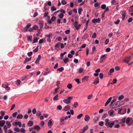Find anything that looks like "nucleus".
Returning <instances> with one entry per match:
<instances>
[{"mask_svg": "<svg viewBox=\"0 0 133 133\" xmlns=\"http://www.w3.org/2000/svg\"><path fill=\"white\" fill-rule=\"evenodd\" d=\"M83 71V69L81 68H80L79 69L78 72L80 73H81Z\"/></svg>", "mask_w": 133, "mask_h": 133, "instance_id": "6e6d98bb", "label": "nucleus"}, {"mask_svg": "<svg viewBox=\"0 0 133 133\" xmlns=\"http://www.w3.org/2000/svg\"><path fill=\"white\" fill-rule=\"evenodd\" d=\"M131 59V57L130 56H129L126 57L125 59L123 61L124 62H126L127 63H128Z\"/></svg>", "mask_w": 133, "mask_h": 133, "instance_id": "7ed1b4c3", "label": "nucleus"}, {"mask_svg": "<svg viewBox=\"0 0 133 133\" xmlns=\"http://www.w3.org/2000/svg\"><path fill=\"white\" fill-rule=\"evenodd\" d=\"M41 56L39 55L38 56V58H37L35 62V63L36 64H38L39 63V61L40 60L41 58Z\"/></svg>", "mask_w": 133, "mask_h": 133, "instance_id": "1a4fd4ad", "label": "nucleus"}, {"mask_svg": "<svg viewBox=\"0 0 133 133\" xmlns=\"http://www.w3.org/2000/svg\"><path fill=\"white\" fill-rule=\"evenodd\" d=\"M126 12V11H123L122 12L121 14L122 16V19L123 21L124 20V18L125 17Z\"/></svg>", "mask_w": 133, "mask_h": 133, "instance_id": "9b49d317", "label": "nucleus"}, {"mask_svg": "<svg viewBox=\"0 0 133 133\" xmlns=\"http://www.w3.org/2000/svg\"><path fill=\"white\" fill-rule=\"evenodd\" d=\"M78 105V103L77 102H75L73 105V107L75 108H76Z\"/></svg>", "mask_w": 133, "mask_h": 133, "instance_id": "c756f323", "label": "nucleus"}, {"mask_svg": "<svg viewBox=\"0 0 133 133\" xmlns=\"http://www.w3.org/2000/svg\"><path fill=\"white\" fill-rule=\"evenodd\" d=\"M33 121H29L28 123V125L29 127H31L33 125Z\"/></svg>", "mask_w": 133, "mask_h": 133, "instance_id": "aec40b11", "label": "nucleus"}, {"mask_svg": "<svg viewBox=\"0 0 133 133\" xmlns=\"http://www.w3.org/2000/svg\"><path fill=\"white\" fill-rule=\"evenodd\" d=\"M14 130L17 132H18L20 131V129L18 128H14Z\"/></svg>", "mask_w": 133, "mask_h": 133, "instance_id": "72a5a7b5", "label": "nucleus"}, {"mask_svg": "<svg viewBox=\"0 0 133 133\" xmlns=\"http://www.w3.org/2000/svg\"><path fill=\"white\" fill-rule=\"evenodd\" d=\"M38 39L37 38V37L34 38L33 41V43H34L35 42H37Z\"/></svg>", "mask_w": 133, "mask_h": 133, "instance_id": "49530a36", "label": "nucleus"}, {"mask_svg": "<svg viewBox=\"0 0 133 133\" xmlns=\"http://www.w3.org/2000/svg\"><path fill=\"white\" fill-rule=\"evenodd\" d=\"M90 117L88 115H86L84 118V120L85 121H88L90 119Z\"/></svg>", "mask_w": 133, "mask_h": 133, "instance_id": "dca6fc26", "label": "nucleus"}, {"mask_svg": "<svg viewBox=\"0 0 133 133\" xmlns=\"http://www.w3.org/2000/svg\"><path fill=\"white\" fill-rule=\"evenodd\" d=\"M21 131L22 133H25V131L24 128H21Z\"/></svg>", "mask_w": 133, "mask_h": 133, "instance_id": "680f3d73", "label": "nucleus"}, {"mask_svg": "<svg viewBox=\"0 0 133 133\" xmlns=\"http://www.w3.org/2000/svg\"><path fill=\"white\" fill-rule=\"evenodd\" d=\"M36 115L37 116L41 115V112L39 111H37L36 112Z\"/></svg>", "mask_w": 133, "mask_h": 133, "instance_id": "052dcab7", "label": "nucleus"}, {"mask_svg": "<svg viewBox=\"0 0 133 133\" xmlns=\"http://www.w3.org/2000/svg\"><path fill=\"white\" fill-rule=\"evenodd\" d=\"M64 68L63 67H62L61 68H58L57 69V71H59L60 72H61L62 71L64 70Z\"/></svg>", "mask_w": 133, "mask_h": 133, "instance_id": "473e14b6", "label": "nucleus"}, {"mask_svg": "<svg viewBox=\"0 0 133 133\" xmlns=\"http://www.w3.org/2000/svg\"><path fill=\"white\" fill-rule=\"evenodd\" d=\"M48 125L49 127L50 126H51L52 125V123L51 120H49V121L48 123Z\"/></svg>", "mask_w": 133, "mask_h": 133, "instance_id": "c85d7f7f", "label": "nucleus"}, {"mask_svg": "<svg viewBox=\"0 0 133 133\" xmlns=\"http://www.w3.org/2000/svg\"><path fill=\"white\" fill-rule=\"evenodd\" d=\"M18 113L17 112H16L12 114V116L14 117H16V115H17Z\"/></svg>", "mask_w": 133, "mask_h": 133, "instance_id": "09e8293b", "label": "nucleus"}, {"mask_svg": "<svg viewBox=\"0 0 133 133\" xmlns=\"http://www.w3.org/2000/svg\"><path fill=\"white\" fill-rule=\"evenodd\" d=\"M68 60H69V59L67 58H65V59H64L63 60L64 62L65 63H66L68 61Z\"/></svg>", "mask_w": 133, "mask_h": 133, "instance_id": "13d9d810", "label": "nucleus"}, {"mask_svg": "<svg viewBox=\"0 0 133 133\" xmlns=\"http://www.w3.org/2000/svg\"><path fill=\"white\" fill-rule=\"evenodd\" d=\"M72 97H69L67 98L64 99L63 100V101L64 103L68 104L70 102V100H72Z\"/></svg>", "mask_w": 133, "mask_h": 133, "instance_id": "f257e3e1", "label": "nucleus"}, {"mask_svg": "<svg viewBox=\"0 0 133 133\" xmlns=\"http://www.w3.org/2000/svg\"><path fill=\"white\" fill-rule=\"evenodd\" d=\"M101 8L102 9H104L106 8V5L105 4H102L101 5Z\"/></svg>", "mask_w": 133, "mask_h": 133, "instance_id": "c03bdc74", "label": "nucleus"}, {"mask_svg": "<svg viewBox=\"0 0 133 133\" xmlns=\"http://www.w3.org/2000/svg\"><path fill=\"white\" fill-rule=\"evenodd\" d=\"M40 129V127L38 125H36L34 127V130L36 129L39 130Z\"/></svg>", "mask_w": 133, "mask_h": 133, "instance_id": "412c9836", "label": "nucleus"}, {"mask_svg": "<svg viewBox=\"0 0 133 133\" xmlns=\"http://www.w3.org/2000/svg\"><path fill=\"white\" fill-rule=\"evenodd\" d=\"M88 126L87 125H86L83 128V130L82 132H80L79 133H83L88 129Z\"/></svg>", "mask_w": 133, "mask_h": 133, "instance_id": "f8f14e48", "label": "nucleus"}, {"mask_svg": "<svg viewBox=\"0 0 133 133\" xmlns=\"http://www.w3.org/2000/svg\"><path fill=\"white\" fill-rule=\"evenodd\" d=\"M6 123L7 124L8 128H10L11 126V124L9 121H7Z\"/></svg>", "mask_w": 133, "mask_h": 133, "instance_id": "c9c22d12", "label": "nucleus"}, {"mask_svg": "<svg viewBox=\"0 0 133 133\" xmlns=\"http://www.w3.org/2000/svg\"><path fill=\"white\" fill-rule=\"evenodd\" d=\"M21 81L20 80L18 79L17 80L16 82V84L17 85H19L21 83Z\"/></svg>", "mask_w": 133, "mask_h": 133, "instance_id": "7c9ffc66", "label": "nucleus"}, {"mask_svg": "<svg viewBox=\"0 0 133 133\" xmlns=\"http://www.w3.org/2000/svg\"><path fill=\"white\" fill-rule=\"evenodd\" d=\"M77 24L78 22L77 21H75L74 24V25L76 29L78 30L81 27V25L80 24H79L78 25Z\"/></svg>", "mask_w": 133, "mask_h": 133, "instance_id": "20e7f679", "label": "nucleus"}, {"mask_svg": "<svg viewBox=\"0 0 133 133\" xmlns=\"http://www.w3.org/2000/svg\"><path fill=\"white\" fill-rule=\"evenodd\" d=\"M131 118L128 117L126 119V124H127V125L129 126L131 125V124H129V123H130V121L131 120Z\"/></svg>", "mask_w": 133, "mask_h": 133, "instance_id": "0eeeda50", "label": "nucleus"}, {"mask_svg": "<svg viewBox=\"0 0 133 133\" xmlns=\"http://www.w3.org/2000/svg\"><path fill=\"white\" fill-rule=\"evenodd\" d=\"M75 80L77 83L78 84H79L81 83V82L79 81V80L78 78L75 79Z\"/></svg>", "mask_w": 133, "mask_h": 133, "instance_id": "0e129e2a", "label": "nucleus"}, {"mask_svg": "<svg viewBox=\"0 0 133 133\" xmlns=\"http://www.w3.org/2000/svg\"><path fill=\"white\" fill-rule=\"evenodd\" d=\"M112 105H114V106H115L116 107H119L120 105L119 102L118 101L116 102L115 103L113 104Z\"/></svg>", "mask_w": 133, "mask_h": 133, "instance_id": "f3484780", "label": "nucleus"}, {"mask_svg": "<svg viewBox=\"0 0 133 133\" xmlns=\"http://www.w3.org/2000/svg\"><path fill=\"white\" fill-rule=\"evenodd\" d=\"M62 4L64 5L66 4L67 3L64 0H62L61 2Z\"/></svg>", "mask_w": 133, "mask_h": 133, "instance_id": "37998d69", "label": "nucleus"}, {"mask_svg": "<svg viewBox=\"0 0 133 133\" xmlns=\"http://www.w3.org/2000/svg\"><path fill=\"white\" fill-rule=\"evenodd\" d=\"M126 118L124 117V118L121 119V122L123 123H125L126 121Z\"/></svg>", "mask_w": 133, "mask_h": 133, "instance_id": "ea45409f", "label": "nucleus"}, {"mask_svg": "<svg viewBox=\"0 0 133 133\" xmlns=\"http://www.w3.org/2000/svg\"><path fill=\"white\" fill-rule=\"evenodd\" d=\"M98 124L99 125L102 126L104 124V122L103 121H101L99 122Z\"/></svg>", "mask_w": 133, "mask_h": 133, "instance_id": "5fc2aeb1", "label": "nucleus"}, {"mask_svg": "<svg viewBox=\"0 0 133 133\" xmlns=\"http://www.w3.org/2000/svg\"><path fill=\"white\" fill-rule=\"evenodd\" d=\"M15 124L16 125H18L19 127H21V123L20 122H15Z\"/></svg>", "mask_w": 133, "mask_h": 133, "instance_id": "bb28decb", "label": "nucleus"}, {"mask_svg": "<svg viewBox=\"0 0 133 133\" xmlns=\"http://www.w3.org/2000/svg\"><path fill=\"white\" fill-rule=\"evenodd\" d=\"M49 14L48 12H46L44 13V17H45L47 16H48V15Z\"/></svg>", "mask_w": 133, "mask_h": 133, "instance_id": "e2e57ef3", "label": "nucleus"}, {"mask_svg": "<svg viewBox=\"0 0 133 133\" xmlns=\"http://www.w3.org/2000/svg\"><path fill=\"white\" fill-rule=\"evenodd\" d=\"M38 15V14L37 12H35L34 14L33 15V17H36L37 15Z\"/></svg>", "mask_w": 133, "mask_h": 133, "instance_id": "774afa93", "label": "nucleus"}, {"mask_svg": "<svg viewBox=\"0 0 133 133\" xmlns=\"http://www.w3.org/2000/svg\"><path fill=\"white\" fill-rule=\"evenodd\" d=\"M99 82V78L98 77H97L95 79V81L93 83L95 85H96Z\"/></svg>", "mask_w": 133, "mask_h": 133, "instance_id": "9d476101", "label": "nucleus"}, {"mask_svg": "<svg viewBox=\"0 0 133 133\" xmlns=\"http://www.w3.org/2000/svg\"><path fill=\"white\" fill-rule=\"evenodd\" d=\"M100 20L101 19L99 18H98L97 19H94L92 20V22L94 23H99L100 22Z\"/></svg>", "mask_w": 133, "mask_h": 133, "instance_id": "423d86ee", "label": "nucleus"}, {"mask_svg": "<svg viewBox=\"0 0 133 133\" xmlns=\"http://www.w3.org/2000/svg\"><path fill=\"white\" fill-rule=\"evenodd\" d=\"M52 33H50L49 35H46V36L48 38H50L52 36Z\"/></svg>", "mask_w": 133, "mask_h": 133, "instance_id": "e433bc0d", "label": "nucleus"}, {"mask_svg": "<svg viewBox=\"0 0 133 133\" xmlns=\"http://www.w3.org/2000/svg\"><path fill=\"white\" fill-rule=\"evenodd\" d=\"M124 96L123 95H121V96H119L118 97V99L119 100H120L124 98Z\"/></svg>", "mask_w": 133, "mask_h": 133, "instance_id": "bf43d9fd", "label": "nucleus"}, {"mask_svg": "<svg viewBox=\"0 0 133 133\" xmlns=\"http://www.w3.org/2000/svg\"><path fill=\"white\" fill-rule=\"evenodd\" d=\"M72 87V85L71 84H69L67 86V87L69 89H70Z\"/></svg>", "mask_w": 133, "mask_h": 133, "instance_id": "8fccbe9b", "label": "nucleus"}, {"mask_svg": "<svg viewBox=\"0 0 133 133\" xmlns=\"http://www.w3.org/2000/svg\"><path fill=\"white\" fill-rule=\"evenodd\" d=\"M107 55L105 54L101 56L100 58V61L99 62L101 63L105 59L106 56Z\"/></svg>", "mask_w": 133, "mask_h": 133, "instance_id": "f03ea898", "label": "nucleus"}, {"mask_svg": "<svg viewBox=\"0 0 133 133\" xmlns=\"http://www.w3.org/2000/svg\"><path fill=\"white\" fill-rule=\"evenodd\" d=\"M64 119L63 117H62L60 119V121H61L60 122V125H62V124H63V123H62V122H63L64 121Z\"/></svg>", "mask_w": 133, "mask_h": 133, "instance_id": "a878e982", "label": "nucleus"}, {"mask_svg": "<svg viewBox=\"0 0 133 133\" xmlns=\"http://www.w3.org/2000/svg\"><path fill=\"white\" fill-rule=\"evenodd\" d=\"M23 117V116L22 115L19 114L17 116V118L18 119H22Z\"/></svg>", "mask_w": 133, "mask_h": 133, "instance_id": "cd10ccee", "label": "nucleus"}, {"mask_svg": "<svg viewBox=\"0 0 133 133\" xmlns=\"http://www.w3.org/2000/svg\"><path fill=\"white\" fill-rule=\"evenodd\" d=\"M56 8L54 6H52L51 8V10L52 11L56 10Z\"/></svg>", "mask_w": 133, "mask_h": 133, "instance_id": "4c0bfd02", "label": "nucleus"}, {"mask_svg": "<svg viewBox=\"0 0 133 133\" xmlns=\"http://www.w3.org/2000/svg\"><path fill=\"white\" fill-rule=\"evenodd\" d=\"M83 10V9L81 8L78 9V13L79 14H81L82 13L81 11Z\"/></svg>", "mask_w": 133, "mask_h": 133, "instance_id": "79ce46f5", "label": "nucleus"}, {"mask_svg": "<svg viewBox=\"0 0 133 133\" xmlns=\"http://www.w3.org/2000/svg\"><path fill=\"white\" fill-rule=\"evenodd\" d=\"M56 19V17L55 16H53L51 18V20L52 21H55Z\"/></svg>", "mask_w": 133, "mask_h": 133, "instance_id": "603ef678", "label": "nucleus"}, {"mask_svg": "<svg viewBox=\"0 0 133 133\" xmlns=\"http://www.w3.org/2000/svg\"><path fill=\"white\" fill-rule=\"evenodd\" d=\"M58 95H56L53 98V100L56 101H57L58 99Z\"/></svg>", "mask_w": 133, "mask_h": 133, "instance_id": "f704fd0d", "label": "nucleus"}, {"mask_svg": "<svg viewBox=\"0 0 133 133\" xmlns=\"http://www.w3.org/2000/svg\"><path fill=\"white\" fill-rule=\"evenodd\" d=\"M105 122L106 123L105 124V125L106 126H107L108 125V124H109V123L110 122L109 120L107 118L105 120Z\"/></svg>", "mask_w": 133, "mask_h": 133, "instance_id": "5701e85b", "label": "nucleus"}, {"mask_svg": "<svg viewBox=\"0 0 133 133\" xmlns=\"http://www.w3.org/2000/svg\"><path fill=\"white\" fill-rule=\"evenodd\" d=\"M122 109H120L118 111V113L122 115L123 114V113H122Z\"/></svg>", "mask_w": 133, "mask_h": 133, "instance_id": "69168bd1", "label": "nucleus"}, {"mask_svg": "<svg viewBox=\"0 0 133 133\" xmlns=\"http://www.w3.org/2000/svg\"><path fill=\"white\" fill-rule=\"evenodd\" d=\"M122 109V113H123V114L125 113L126 112L127 109L126 108H124Z\"/></svg>", "mask_w": 133, "mask_h": 133, "instance_id": "a19ab883", "label": "nucleus"}, {"mask_svg": "<svg viewBox=\"0 0 133 133\" xmlns=\"http://www.w3.org/2000/svg\"><path fill=\"white\" fill-rule=\"evenodd\" d=\"M32 28H33V30H36L38 28V27L37 25H35L33 26Z\"/></svg>", "mask_w": 133, "mask_h": 133, "instance_id": "a18cd8bd", "label": "nucleus"}, {"mask_svg": "<svg viewBox=\"0 0 133 133\" xmlns=\"http://www.w3.org/2000/svg\"><path fill=\"white\" fill-rule=\"evenodd\" d=\"M3 129L4 130L5 132H7V129L6 126L5 125Z\"/></svg>", "mask_w": 133, "mask_h": 133, "instance_id": "4d7b16f0", "label": "nucleus"}, {"mask_svg": "<svg viewBox=\"0 0 133 133\" xmlns=\"http://www.w3.org/2000/svg\"><path fill=\"white\" fill-rule=\"evenodd\" d=\"M112 99V97H110L105 103L104 105V106H106L108 104L110 103V102L111 101Z\"/></svg>", "mask_w": 133, "mask_h": 133, "instance_id": "4468645a", "label": "nucleus"}, {"mask_svg": "<svg viewBox=\"0 0 133 133\" xmlns=\"http://www.w3.org/2000/svg\"><path fill=\"white\" fill-rule=\"evenodd\" d=\"M60 46V44L59 43H58L55 46V49L57 50V48L59 47Z\"/></svg>", "mask_w": 133, "mask_h": 133, "instance_id": "393cba45", "label": "nucleus"}, {"mask_svg": "<svg viewBox=\"0 0 133 133\" xmlns=\"http://www.w3.org/2000/svg\"><path fill=\"white\" fill-rule=\"evenodd\" d=\"M30 61V59L27 57L25 58V60L24 62V63L25 64L27 62Z\"/></svg>", "mask_w": 133, "mask_h": 133, "instance_id": "b1692460", "label": "nucleus"}, {"mask_svg": "<svg viewBox=\"0 0 133 133\" xmlns=\"http://www.w3.org/2000/svg\"><path fill=\"white\" fill-rule=\"evenodd\" d=\"M5 121L4 120L0 121V126L3 127L5 124Z\"/></svg>", "mask_w": 133, "mask_h": 133, "instance_id": "2eb2a0df", "label": "nucleus"}, {"mask_svg": "<svg viewBox=\"0 0 133 133\" xmlns=\"http://www.w3.org/2000/svg\"><path fill=\"white\" fill-rule=\"evenodd\" d=\"M89 78L88 76H87L84 77L82 79V80L83 81L85 80H87Z\"/></svg>", "mask_w": 133, "mask_h": 133, "instance_id": "2f4dec72", "label": "nucleus"}, {"mask_svg": "<svg viewBox=\"0 0 133 133\" xmlns=\"http://www.w3.org/2000/svg\"><path fill=\"white\" fill-rule=\"evenodd\" d=\"M38 50V46H37L35 49L33 50V52H37Z\"/></svg>", "mask_w": 133, "mask_h": 133, "instance_id": "3c124183", "label": "nucleus"}, {"mask_svg": "<svg viewBox=\"0 0 133 133\" xmlns=\"http://www.w3.org/2000/svg\"><path fill=\"white\" fill-rule=\"evenodd\" d=\"M38 24H39L40 26V27L41 29L42 28L43 26V22L42 21H39L38 22Z\"/></svg>", "mask_w": 133, "mask_h": 133, "instance_id": "ddd939ff", "label": "nucleus"}, {"mask_svg": "<svg viewBox=\"0 0 133 133\" xmlns=\"http://www.w3.org/2000/svg\"><path fill=\"white\" fill-rule=\"evenodd\" d=\"M99 76L100 78L101 79H102L103 77V74L102 73H101L99 74Z\"/></svg>", "mask_w": 133, "mask_h": 133, "instance_id": "de8ad7c7", "label": "nucleus"}, {"mask_svg": "<svg viewBox=\"0 0 133 133\" xmlns=\"http://www.w3.org/2000/svg\"><path fill=\"white\" fill-rule=\"evenodd\" d=\"M32 36L31 35L28 36L27 37V40L28 41H32Z\"/></svg>", "mask_w": 133, "mask_h": 133, "instance_id": "a211bd4d", "label": "nucleus"}, {"mask_svg": "<svg viewBox=\"0 0 133 133\" xmlns=\"http://www.w3.org/2000/svg\"><path fill=\"white\" fill-rule=\"evenodd\" d=\"M2 87L3 88H4L8 90L10 89V88L8 86L4 84H2Z\"/></svg>", "mask_w": 133, "mask_h": 133, "instance_id": "4be33fe9", "label": "nucleus"}, {"mask_svg": "<svg viewBox=\"0 0 133 133\" xmlns=\"http://www.w3.org/2000/svg\"><path fill=\"white\" fill-rule=\"evenodd\" d=\"M114 111H110L108 112V114H109V116H114L113 115Z\"/></svg>", "mask_w": 133, "mask_h": 133, "instance_id": "6ab92c4d", "label": "nucleus"}, {"mask_svg": "<svg viewBox=\"0 0 133 133\" xmlns=\"http://www.w3.org/2000/svg\"><path fill=\"white\" fill-rule=\"evenodd\" d=\"M115 123L114 121H111L110 122L109 124L107 126H106L107 127H109L110 128H112Z\"/></svg>", "mask_w": 133, "mask_h": 133, "instance_id": "39448f33", "label": "nucleus"}, {"mask_svg": "<svg viewBox=\"0 0 133 133\" xmlns=\"http://www.w3.org/2000/svg\"><path fill=\"white\" fill-rule=\"evenodd\" d=\"M64 16V15L62 13H61L60 14L58 15V16L61 18H63Z\"/></svg>", "mask_w": 133, "mask_h": 133, "instance_id": "58836bf2", "label": "nucleus"}, {"mask_svg": "<svg viewBox=\"0 0 133 133\" xmlns=\"http://www.w3.org/2000/svg\"><path fill=\"white\" fill-rule=\"evenodd\" d=\"M70 108V107L69 105H67L64 108L63 110L65 111H66L69 110Z\"/></svg>", "mask_w": 133, "mask_h": 133, "instance_id": "6e6552de", "label": "nucleus"}, {"mask_svg": "<svg viewBox=\"0 0 133 133\" xmlns=\"http://www.w3.org/2000/svg\"><path fill=\"white\" fill-rule=\"evenodd\" d=\"M83 116V114H80L79 115H78L77 117V118L78 119H80L81 118V117H82Z\"/></svg>", "mask_w": 133, "mask_h": 133, "instance_id": "864d4df0", "label": "nucleus"}, {"mask_svg": "<svg viewBox=\"0 0 133 133\" xmlns=\"http://www.w3.org/2000/svg\"><path fill=\"white\" fill-rule=\"evenodd\" d=\"M120 21L119 19H118L115 22V24L116 25L118 24L119 23Z\"/></svg>", "mask_w": 133, "mask_h": 133, "instance_id": "338daca9", "label": "nucleus"}]
</instances>
